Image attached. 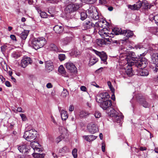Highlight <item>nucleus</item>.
Masks as SVG:
<instances>
[{
    "label": "nucleus",
    "mask_w": 158,
    "mask_h": 158,
    "mask_svg": "<svg viewBox=\"0 0 158 158\" xmlns=\"http://www.w3.org/2000/svg\"><path fill=\"white\" fill-rule=\"evenodd\" d=\"M46 43L45 39L42 37L34 38L29 41V45L35 50L42 47Z\"/></svg>",
    "instance_id": "3"
},
{
    "label": "nucleus",
    "mask_w": 158,
    "mask_h": 158,
    "mask_svg": "<svg viewBox=\"0 0 158 158\" xmlns=\"http://www.w3.org/2000/svg\"><path fill=\"white\" fill-rule=\"evenodd\" d=\"M135 48L136 49H140L141 48H143V46L141 45L140 44H137V45H135Z\"/></svg>",
    "instance_id": "53"
},
{
    "label": "nucleus",
    "mask_w": 158,
    "mask_h": 158,
    "mask_svg": "<svg viewBox=\"0 0 158 158\" xmlns=\"http://www.w3.org/2000/svg\"><path fill=\"white\" fill-rule=\"evenodd\" d=\"M152 57L153 62L158 64V53H155L153 54L152 56Z\"/></svg>",
    "instance_id": "33"
},
{
    "label": "nucleus",
    "mask_w": 158,
    "mask_h": 158,
    "mask_svg": "<svg viewBox=\"0 0 158 158\" xmlns=\"http://www.w3.org/2000/svg\"><path fill=\"white\" fill-rule=\"evenodd\" d=\"M58 71L63 76L65 77H67V76L68 75L67 73L66 72L64 68L62 65H61L59 66L58 68Z\"/></svg>",
    "instance_id": "24"
},
{
    "label": "nucleus",
    "mask_w": 158,
    "mask_h": 158,
    "mask_svg": "<svg viewBox=\"0 0 158 158\" xmlns=\"http://www.w3.org/2000/svg\"><path fill=\"white\" fill-rule=\"evenodd\" d=\"M127 64H128L127 66L120 70V73L122 75L126 74L129 77L132 76L133 74L132 71L131 66L133 65H131V64L129 63H127Z\"/></svg>",
    "instance_id": "7"
},
{
    "label": "nucleus",
    "mask_w": 158,
    "mask_h": 158,
    "mask_svg": "<svg viewBox=\"0 0 158 158\" xmlns=\"http://www.w3.org/2000/svg\"><path fill=\"white\" fill-rule=\"evenodd\" d=\"M140 0H139L137 2L133 5H128V8L133 10H138L141 8L142 5H143L145 6L144 8L145 9H150L151 6H153L154 5H156V3H157L156 2V1L155 2H154L153 3H152L149 5V4L147 2V1L146 0H143L142 1H140Z\"/></svg>",
    "instance_id": "4"
},
{
    "label": "nucleus",
    "mask_w": 158,
    "mask_h": 158,
    "mask_svg": "<svg viewBox=\"0 0 158 158\" xmlns=\"http://www.w3.org/2000/svg\"><path fill=\"white\" fill-rule=\"evenodd\" d=\"M5 84L6 86L7 87H10L11 86V85L10 83V82L9 81H6L5 82Z\"/></svg>",
    "instance_id": "57"
},
{
    "label": "nucleus",
    "mask_w": 158,
    "mask_h": 158,
    "mask_svg": "<svg viewBox=\"0 0 158 158\" xmlns=\"http://www.w3.org/2000/svg\"><path fill=\"white\" fill-rule=\"evenodd\" d=\"M72 40L71 37H67L62 39L60 41L62 45H66L71 42Z\"/></svg>",
    "instance_id": "19"
},
{
    "label": "nucleus",
    "mask_w": 158,
    "mask_h": 158,
    "mask_svg": "<svg viewBox=\"0 0 158 158\" xmlns=\"http://www.w3.org/2000/svg\"><path fill=\"white\" fill-rule=\"evenodd\" d=\"M69 149L66 146L64 147L61 149L59 150L60 152L62 153L67 152H69Z\"/></svg>",
    "instance_id": "41"
},
{
    "label": "nucleus",
    "mask_w": 158,
    "mask_h": 158,
    "mask_svg": "<svg viewBox=\"0 0 158 158\" xmlns=\"http://www.w3.org/2000/svg\"><path fill=\"white\" fill-rule=\"evenodd\" d=\"M99 2L102 4H105L107 2V0H99Z\"/></svg>",
    "instance_id": "55"
},
{
    "label": "nucleus",
    "mask_w": 158,
    "mask_h": 158,
    "mask_svg": "<svg viewBox=\"0 0 158 158\" xmlns=\"http://www.w3.org/2000/svg\"><path fill=\"white\" fill-rule=\"evenodd\" d=\"M45 69L47 71L50 72L53 70L54 65L51 61H47L45 62Z\"/></svg>",
    "instance_id": "14"
},
{
    "label": "nucleus",
    "mask_w": 158,
    "mask_h": 158,
    "mask_svg": "<svg viewBox=\"0 0 158 158\" xmlns=\"http://www.w3.org/2000/svg\"><path fill=\"white\" fill-rule=\"evenodd\" d=\"M49 48L51 50L57 52H61L62 49L58 48L54 44H52L49 45Z\"/></svg>",
    "instance_id": "27"
},
{
    "label": "nucleus",
    "mask_w": 158,
    "mask_h": 158,
    "mask_svg": "<svg viewBox=\"0 0 158 158\" xmlns=\"http://www.w3.org/2000/svg\"><path fill=\"white\" fill-rule=\"evenodd\" d=\"M98 61L97 58L95 57L92 56L90 59L89 64L92 66L95 64Z\"/></svg>",
    "instance_id": "31"
},
{
    "label": "nucleus",
    "mask_w": 158,
    "mask_h": 158,
    "mask_svg": "<svg viewBox=\"0 0 158 158\" xmlns=\"http://www.w3.org/2000/svg\"><path fill=\"white\" fill-rule=\"evenodd\" d=\"M83 138L87 141L90 142L95 139L97 136L91 135H85L83 136Z\"/></svg>",
    "instance_id": "26"
},
{
    "label": "nucleus",
    "mask_w": 158,
    "mask_h": 158,
    "mask_svg": "<svg viewBox=\"0 0 158 158\" xmlns=\"http://www.w3.org/2000/svg\"><path fill=\"white\" fill-rule=\"evenodd\" d=\"M95 99L96 102H97L100 103V104H101V103L104 101H103V99L101 96L100 94L96 95Z\"/></svg>",
    "instance_id": "35"
},
{
    "label": "nucleus",
    "mask_w": 158,
    "mask_h": 158,
    "mask_svg": "<svg viewBox=\"0 0 158 158\" xmlns=\"http://www.w3.org/2000/svg\"><path fill=\"white\" fill-rule=\"evenodd\" d=\"M17 111L19 112L23 113L24 111L22 110V109L21 107H19L17 108Z\"/></svg>",
    "instance_id": "61"
},
{
    "label": "nucleus",
    "mask_w": 158,
    "mask_h": 158,
    "mask_svg": "<svg viewBox=\"0 0 158 158\" xmlns=\"http://www.w3.org/2000/svg\"><path fill=\"white\" fill-rule=\"evenodd\" d=\"M52 85L50 83H48L46 85V87L48 88H51L52 87Z\"/></svg>",
    "instance_id": "58"
},
{
    "label": "nucleus",
    "mask_w": 158,
    "mask_h": 158,
    "mask_svg": "<svg viewBox=\"0 0 158 158\" xmlns=\"http://www.w3.org/2000/svg\"><path fill=\"white\" fill-rule=\"evenodd\" d=\"M112 34L116 35L123 34V31L119 28L116 27L112 30Z\"/></svg>",
    "instance_id": "22"
},
{
    "label": "nucleus",
    "mask_w": 158,
    "mask_h": 158,
    "mask_svg": "<svg viewBox=\"0 0 158 158\" xmlns=\"http://www.w3.org/2000/svg\"><path fill=\"white\" fill-rule=\"evenodd\" d=\"M139 69L137 70L138 71L137 75L142 76H146L148 75L149 73L148 70L145 69H143L144 68H138Z\"/></svg>",
    "instance_id": "16"
},
{
    "label": "nucleus",
    "mask_w": 158,
    "mask_h": 158,
    "mask_svg": "<svg viewBox=\"0 0 158 158\" xmlns=\"http://www.w3.org/2000/svg\"><path fill=\"white\" fill-rule=\"evenodd\" d=\"M0 79L2 82H4L5 80V79L1 75H0Z\"/></svg>",
    "instance_id": "63"
},
{
    "label": "nucleus",
    "mask_w": 158,
    "mask_h": 158,
    "mask_svg": "<svg viewBox=\"0 0 158 158\" xmlns=\"http://www.w3.org/2000/svg\"><path fill=\"white\" fill-rule=\"evenodd\" d=\"M107 83L112 92H114V89L113 88L111 82L108 81L107 82Z\"/></svg>",
    "instance_id": "47"
},
{
    "label": "nucleus",
    "mask_w": 158,
    "mask_h": 158,
    "mask_svg": "<svg viewBox=\"0 0 158 158\" xmlns=\"http://www.w3.org/2000/svg\"><path fill=\"white\" fill-rule=\"evenodd\" d=\"M140 150L142 151L146 150L147 148L146 147H141L139 148Z\"/></svg>",
    "instance_id": "64"
},
{
    "label": "nucleus",
    "mask_w": 158,
    "mask_h": 158,
    "mask_svg": "<svg viewBox=\"0 0 158 158\" xmlns=\"http://www.w3.org/2000/svg\"><path fill=\"white\" fill-rule=\"evenodd\" d=\"M80 4L78 3L71 4L66 6L65 11L66 13H71L76 11L80 7Z\"/></svg>",
    "instance_id": "8"
},
{
    "label": "nucleus",
    "mask_w": 158,
    "mask_h": 158,
    "mask_svg": "<svg viewBox=\"0 0 158 158\" xmlns=\"http://www.w3.org/2000/svg\"><path fill=\"white\" fill-rule=\"evenodd\" d=\"M89 114L88 112L84 111H81L80 112L79 115L81 118H83Z\"/></svg>",
    "instance_id": "39"
},
{
    "label": "nucleus",
    "mask_w": 158,
    "mask_h": 158,
    "mask_svg": "<svg viewBox=\"0 0 158 158\" xmlns=\"http://www.w3.org/2000/svg\"><path fill=\"white\" fill-rule=\"evenodd\" d=\"M152 69L156 73L158 71V64L154 63L153 65H152Z\"/></svg>",
    "instance_id": "42"
},
{
    "label": "nucleus",
    "mask_w": 158,
    "mask_h": 158,
    "mask_svg": "<svg viewBox=\"0 0 158 158\" xmlns=\"http://www.w3.org/2000/svg\"><path fill=\"white\" fill-rule=\"evenodd\" d=\"M36 131L33 130H30L25 131L23 135V137L27 141H31L36 138Z\"/></svg>",
    "instance_id": "6"
},
{
    "label": "nucleus",
    "mask_w": 158,
    "mask_h": 158,
    "mask_svg": "<svg viewBox=\"0 0 158 158\" xmlns=\"http://www.w3.org/2000/svg\"><path fill=\"white\" fill-rule=\"evenodd\" d=\"M88 16L87 10L86 12H82L81 13V19L82 20L85 19Z\"/></svg>",
    "instance_id": "37"
},
{
    "label": "nucleus",
    "mask_w": 158,
    "mask_h": 158,
    "mask_svg": "<svg viewBox=\"0 0 158 158\" xmlns=\"http://www.w3.org/2000/svg\"><path fill=\"white\" fill-rule=\"evenodd\" d=\"M152 32L154 34L156 35H158V28H153Z\"/></svg>",
    "instance_id": "50"
},
{
    "label": "nucleus",
    "mask_w": 158,
    "mask_h": 158,
    "mask_svg": "<svg viewBox=\"0 0 158 158\" xmlns=\"http://www.w3.org/2000/svg\"><path fill=\"white\" fill-rule=\"evenodd\" d=\"M94 26V24L90 20H86L83 24V27L84 30L90 29Z\"/></svg>",
    "instance_id": "15"
},
{
    "label": "nucleus",
    "mask_w": 158,
    "mask_h": 158,
    "mask_svg": "<svg viewBox=\"0 0 158 158\" xmlns=\"http://www.w3.org/2000/svg\"><path fill=\"white\" fill-rule=\"evenodd\" d=\"M72 155L74 158L77 157V149L76 148L74 149L72 151Z\"/></svg>",
    "instance_id": "46"
},
{
    "label": "nucleus",
    "mask_w": 158,
    "mask_h": 158,
    "mask_svg": "<svg viewBox=\"0 0 158 158\" xmlns=\"http://www.w3.org/2000/svg\"><path fill=\"white\" fill-rule=\"evenodd\" d=\"M101 96L103 99V101L109 100L110 96L108 93L105 92L100 94Z\"/></svg>",
    "instance_id": "30"
},
{
    "label": "nucleus",
    "mask_w": 158,
    "mask_h": 158,
    "mask_svg": "<svg viewBox=\"0 0 158 158\" xmlns=\"http://www.w3.org/2000/svg\"><path fill=\"white\" fill-rule=\"evenodd\" d=\"M69 94V93L67 90L66 89H64L63 91L61 94V96L64 97H66Z\"/></svg>",
    "instance_id": "43"
},
{
    "label": "nucleus",
    "mask_w": 158,
    "mask_h": 158,
    "mask_svg": "<svg viewBox=\"0 0 158 158\" xmlns=\"http://www.w3.org/2000/svg\"><path fill=\"white\" fill-rule=\"evenodd\" d=\"M58 58L60 61H62L65 59L66 56L64 54H60L59 55Z\"/></svg>",
    "instance_id": "45"
},
{
    "label": "nucleus",
    "mask_w": 158,
    "mask_h": 158,
    "mask_svg": "<svg viewBox=\"0 0 158 158\" xmlns=\"http://www.w3.org/2000/svg\"><path fill=\"white\" fill-rule=\"evenodd\" d=\"M34 158H43L44 157V154H40L38 153H34L32 154Z\"/></svg>",
    "instance_id": "36"
},
{
    "label": "nucleus",
    "mask_w": 158,
    "mask_h": 158,
    "mask_svg": "<svg viewBox=\"0 0 158 158\" xmlns=\"http://www.w3.org/2000/svg\"><path fill=\"white\" fill-rule=\"evenodd\" d=\"M38 12L40 13V15L41 18H48V15L46 12L42 11L41 10L38 11Z\"/></svg>",
    "instance_id": "38"
},
{
    "label": "nucleus",
    "mask_w": 158,
    "mask_h": 158,
    "mask_svg": "<svg viewBox=\"0 0 158 158\" xmlns=\"http://www.w3.org/2000/svg\"><path fill=\"white\" fill-rule=\"evenodd\" d=\"M102 152H105V144L104 142L102 143Z\"/></svg>",
    "instance_id": "52"
},
{
    "label": "nucleus",
    "mask_w": 158,
    "mask_h": 158,
    "mask_svg": "<svg viewBox=\"0 0 158 158\" xmlns=\"http://www.w3.org/2000/svg\"><path fill=\"white\" fill-rule=\"evenodd\" d=\"M87 13L89 18L94 20H97L99 19V16L97 10L94 6H91L87 10Z\"/></svg>",
    "instance_id": "5"
},
{
    "label": "nucleus",
    "mask_w": 158,
    "mask_h": 158,
    "mask_svg": "<svg viewBox=\"0 0 158 158\" xmlns=\"http://www.w3.org/2000/svg\"><path fill=\"white\" fill-rule=\"evenodd\" d=\"M18 149L20 152L25 153L28 152V149L27 148V146L26 144L19 145L18 147Z\"/></svg>",
    "instance_id": "17"
},
{
    "label": "nucleus",
    "mask_w": 158,
    "mask_h": 158,
    "mask_svg": "<svg viewBox=\"0 0 158 158\" xmlns=\"http://www.w3.org/2000/svg\"><path fill=\"white\" fill-rule=\"evenodd\" d=\"M114 92H112V96L111 97V99L114 101L115 99V97L114 94Z\"/></svg>",
    "instance_id": "62"
},
{
    "label": "nucleus",
    "mask_w": 158,
    "mask_h": 158,
    "mask_svg": "<svg viewBox=\"0 0 158 158\" xmlns=\"http://www.w3.org/2000/svg\"><path fill=\"white\" fill-rule=\"evenodd\" d=\"M32 62V61L30 57L25 56L21 60L20 66L23 68H25L28 64H31Z\"/></svg>",
    "instance_id": "10"
},
{
    "label": "nucleus",
    "mask_w": 158,
    "mask_h": 158,
    "mask_svg": "<svg viewBox=\"0 0 158 158\" xmlns=\"http://www.w3.org/2000/svg\"><path fill=\"white\" fill-rule=\"evenodd\" d=\"M66 67L71 73H77V69L75 65L72 63L69 62L65 64Z\"/></svg>",
    "instance_id": "11"
},
{
    "label": "nucleus",
    "mask_w": 158,
    "mask_h": 158,
    "mask_svg": "<svg viewBox=\"0 0 158 158\" xmlns=\"http://www.w3.org/2000/svg\"><path fill=\"white\" fill-rule=\"evenodd\" d=\"M91 85L94 86H96L97 88H99V86L95 82H93L91 83Z\"/></svg>",
    "instance_id": "59"
},
{
    "label": "nucleus",
    "mask_w": 158,
    "mask_h": 158,
    "mask_svg": "<svg viewBox=\"0 0 158 158\" xmlns=\"http://www.w3.org/2000/svg\"><path fill=\"white\" fill-rule=\"evenodd\" d=\"M139 102L145 108H148L149 107V104L146 101H145L144 99H141Z\"/></svg>",
    "instance_id": "34"
},
{
    "label": "nucleus",
    "mask_w": 158,
    "mask_h": 158,
    "mask_svg": "<svg viewBox=\"0 0 158 158\" xmlns=\"http://www.w3.org/2000/svg\"><path fill=\"white\" fill-rule=\"evenodd\" d=\"M112 103L111 100L104 101L100 106L103 110L107 109L108 115L112 118L113 121L119 123L122 120L123 116L111 107Z\"/></svg>",
    "instance_id": "1"
},
{
    "label": "nucleus",
    "mask_w": 158,
    "mask_h": 158,
    "mask_svg": "<svg viewBox=\"0 0 158 158\" xmlns=\"http://www.w3.org/2000/svg\"><path fill=\"white\" fill-rule=\"evenodd\" d=\"M127 63L131 64V65L137 68H145L148 64V60L144 57H138L135 55V52H129L127 56Z\"/></svg>",
    "instance_id": "2"
},
{
    "label": "nucleus",
    "mask_w": 158,
    "mask_h": 158,
    "mask_svg": "<svg viewBox=\"0 0 158 158\" xmlns=\"http://www.w3.org/2000/svg\"><path fill=\"white\" fill-rule=\"evenodd\" d=\"M87 128L89 132L91 134H94L98 131V127L93 123L88 124Z\"/></svg>",
    "instance_id": "13"
},
{
    "label": "nucleus",
    "mask_w": 158,
    "mask_h": 158,
    "mask_svg": "<svg viewBox=\"0 0 158 158\" xmlns=\"http://www.w3.org/2000/svg\"><path fill=\"white\" fill-rule=\"evenodd\" d=\"M28 33V31L24 30L21 33L20 37L23 40H25L27 37Z\"/></svg>",
    "instance_id": "32"
},
{
    "label": "nucleus",
    "mask_w": 158,
    "mask_h": 158,
    "mask_svg": "<svg viewBox=\"0 0 158 158\" xmlns=\"http://www.w3.org/2000/svg\"><path fill=\"white\" fill-rule=\"evenodd\" d=\"M123 34L127 37V39H128L129 37H132L134 35L133 31L129 30H126L123 31Z\"/></svg>",
    "instance_id": "21"
},
{
    "label": "nucleus",
    "mask_w": 158,
    "mask_h": 158,
    "mask_svg": "<svg viewBox=\"0 0 158 158\" xmlns=\"http://www.w3.org/2000/svg\"><path fill=\"white\" fill-rule=\"evenodd\" d=\"M10 37L11 39L12 40H13L16 41V37L14 35H10Z\"/></svg>",
    "instance_id": "60"
},
{
    "label": "nucleus",
    "mask_w": 158,
    "mask_h": 158,
    "mask_svg": "<svg viewBox=\"0 0 158 158\" xmlns=\"http://www.w3.org/2000/svg\"><path fill=\"white\" fill-rule=\"evenodd\" d=\"M6 45H3V46H2L1 47V49L2 52L3 53L4 52H5L6 48Z\"/></svg>",
    "instance_id": "51"
},
{
    "label": "nucleus",
    "mask_w": 158,
    "mask_h": 158,
    "mask_svg": "<svg viewBox=\"0 0 158 158\" xmlns=\"http://www.w3.org/2000/svg\"><path fill=\"white\" fill-rule=\"evenodd\" d=\"M80 89L81 90L83 91H86V87L84 86H82L81 87Z\"/></svg>",
    "instance_id": "56"
},
{
    "label": "nucleus",
    "mask_w": 158,
    "mask_h": 158,
    "mask_svg": "<svg viewBox=\"0 0 158 158\" xmlns=\"http://www.w3.org/2000/svg\"><path fill=\"white\" fill-rule=\"evenodd\" d=\"M92 50L96 55L100 57L103 63L105 64H107L106 60L107 56L105 52H99L94 49H93Z\"/></svg>",
    "instance_id": "9"
},
{
    "label": "nucleus",
    "mask_w": 158,
    "mask_h": 158,
    "mask_svg": "<svg viewBox=\"0 0 158 158\" xmlns=\"http://www.w3.org/2000/svg\"><path fill=\"white\" fill-rule=\"evenodd\" d=\"M81 1L83 3H88L89 4H93L97 0H81Z\"/></svg>",
    "instance_id": "44"
},
{
    "label": "nucleus",
    "mask_w": 158,
    "mask_h": 158,
    "mask_svg": "<svg viewBox=\"0 0 158 158\" xmlns=\"http://www.w3.org/2000/svg\"><path fill=\"white\" fill-rule=\"evenodd\" d=\"M61 116L62 120H66L68 117L67 111L64 110H62L61 111Z\"/></svg>",
    "instance_id": "28"
},
{
    "label": "nucleus",
    "mask_w": 158,
    "mask_h": 158,
    "mask_svg": "<svg viewBox=\"0 0 158 158\" xmlns=\"http://www.w3.org/2000/svg\"><path fill=\"white\" fill-rule=\"evenodd\" d=\"M99 34L102 36V38H105V37L109 36V33L106 29H103L100 30L98 32Z\"/></svg>",
    "instance_id": "18"
},
{
    "label": "nucleus",
    "mask_w": 158,
    "mask_h": 158,
    "mask_svg": "<svg viewBox=\"0 0 158 158\" xmlns=\"http://www.w3.org/2000/svg\"><path fill=\"white\" fill-rule=\"evenodd\" d=\"M149 19L150 20L155 23L158 25V14L154 15L153 14L150 15L149 16Z\"/></svg>",
    "instance_id": "20"
},
{
    "label": "nucleus",
    "mask_w": 158,
    "mask_h": 158,
    "mask_svg": "<svg viewBox=\"0 0 158 158\" xmlns=\"http://www.w3.org/2000/svg\"><path fill=\"white\" fill-rule=\"evenodd\" d=\"M20 56V55L16 52H14L11 54V56L15 59H17Z\"/></svg>",
    "instance_id": "40"
},
{
    "label": "nucleus",
    "mask_w": 158,
    "mask_h": 158,
    "mask_svg": "<svg viewBox=\"0 0 158 158\" xmlns=\"http://www.w3.org/2000/svg\"><path fill=\"white\" fill-rule=\"evenodd\" d=\"M67 137V135L66 133H62L56 139V142L57 143L60 142L62 139H64Z\"/></svg>",
    "instance_id": "25"
},
{
    "label": "nucleus",
    "mask_w": 158,
    "mask_h": 158,
    "mask_svg": "<svg viewBox=\"0 0 158 158\" xmlns=\"http://www.w3.org/2000/svg\"><path fill=\"white\" fill-rule=\"evenodd\" d=\"M30 145L35 152H41L42 150L41 149V145L39 143L36 141H34L31 142Z\"/></svg>",
    "instance_id": "12"
},
{
    "label": "nucleus",
    "mask_w": 158,
    "mask_h": 158,
    "mask_svg": "<svg viewBox=\"0 0 158 158\" xmlns=\"http://www.w3.org/2000/svg\"><path fill=\"white\" fill-rule=\"evenodd\" d=\"M22 120L23 121H25L27 120V118L26 115L23 114H20Z\"/></svg>",
    "instance_id": "49"
},
{
    "label": "nucleus",
    "mask_w": 158,
    "mask_h": 158,
    "mask_svg": "<svg viewBox=\"0 0 158 158\" xmlns=\"http://www.w3.org/2000/svg\"><path fill=\"white\" fill-rule=\"evenodd\" d=\"M71 54V55L73 56L74 57H77L80 55L81 52L77 49H74L72 50Z\"/></svg>",
    "instance_id": "29"
},
{
    "label": "nucleus",
    "mask_w": 158,
    "mask_h": 158,
    "mask_svg": "<svg viewBox=\"0 0 158 158\" xmlns=\"http://www.w3.org/2000/svg\"><path fill=\"white\" fill-rule=\"evenodd\" d=\"M94 116L96 118H98L101 117V114L99 112L96 111L95 112Z\"/></svg>",
    "instance_id": "48"
},
{
    "label": "nucleus",
    "mask_w": 158,
    "mask_h": 158,
    "mask_svg": "<svg viewBox=\"0 0 158 158\" xmlns=\"http://www.w3.org/2000/svg\"><path fill=\"white\" fill-rule=\"evenodd\" d=\"M54 30L57 34H60L61 33L64 29L63 27L61 26L56 25L54 27Z\"/></svg>",
    "instance_id": "23"
},
{
    "label": "nucleus",
    "mask_w": 158,
    "mask_h": 158,
    "mask_svg": "<svg viewBox=\"0 0 158 158\" xmlns=\"http://www.w3.org/2000/svg\"><path fill=\"white\" fill-rule=\"evenodd\" d=\"M74 109V107L73 105H71L69 107V110L70 112L73 111Z\"/></svg>",
    "instance_id": "54"
}]
</instances>
